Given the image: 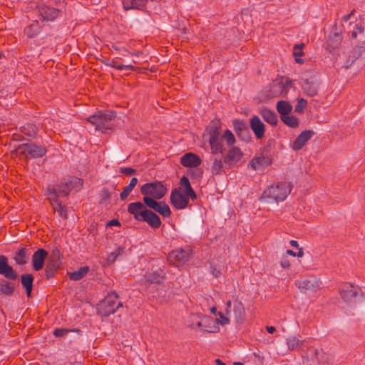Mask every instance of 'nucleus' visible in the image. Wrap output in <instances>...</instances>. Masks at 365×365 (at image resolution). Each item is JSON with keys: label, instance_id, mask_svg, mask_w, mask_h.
Wrapping results in <instances>:
<instances>
[{"label": "nucleus", "instance_id": "obj_6", "mask_svg": "<svg viewBox=\"0 0 365 365\" xmlns=\"http://www.w3.org/2000/svg\"><path fill=\"white\" fill-rule=\"evenodd\" d=\"M17 150H19L20 154L32 158H42L47 153L46 146L37 145L34 143H26L19 145Z\"/></svg>", "mask_w": 365, "mask_h": 365}, {"label": "nucleus", "instance_id": "obj_46", "mask_svg": "<svg viewBox=\"0 0 365 365\" xmlns=\"http://www.w3.org/2000/svg\"><path fill=\"white\" fill-rule=\"evenodd\" d=\"M233 127L237 135L247 128L246 123L242 120H234Z\"/></svg>", "mask_w": 365, "mask_h": 365}, {"label": "nucleus", "instance_id": "obj_16", "mask_svg": "<svg viewBox=\"0 0 365 365\" xmlns=\"http://www.w3.org/2000/svg\"><path fill=\"white\" fill-rule=\"evenodd\" d=\"M314 135V132L311 130H307L302 131L293 142L292 148L294 150H301L306 143L312 138Z\"/></svg>", "mask_w": 365, "mask_h": 365}, {"label": "nucleus", "instance_id": "obj_18", "mask_svg": "<svg viewBox=\"0 0 365 365\" xmlns=\"http://www.w3.org/2000/svg\"><path fill=\"white\" fill-rule=\"evenodd\" d=\"M47 255L48 252L42 248L38 249L34 253L32 257V265L35 271H39L43 268Z\"/></svg>", "mask_w": 365, "mask_h": 365}, {"label": "nucleus", "instance_id": "obj_23", "mask_svg": "<svg viewBox=\"0 0 365 365\" xmlns=\"http://www.w3.org/2000/svg\"><path fill=\"white\" fill-rule=\"evenodd\" d=\"M342 40L343 37L341 31L331 34L329 36L327 42L328 48L330 50H334L338 48L341 45Z\"/></svg>", "mask_w": 365, "mask_h": 365}, {"label": "nucleus", "instance_id": "obj_1", "mask_svg": "<svg viewBox=\"0 0 365 365\" xmlns=\"http://www.w3.org/2000/svg\"><path fill=\"white\" fill-rule=\"evenodd\" d=\"M143 202H131L128 205V212L133 216L138 222H145L153 229L161 226V220L155 212H158L164 217L171 215L169 206L164 201H157L149 197H143Z\"/></svg>", "mask_w": 365, "mask_h": 365}, {"label": "nucleus", "instance_id": "obj_24", "mask_svg": "<svg viewBox=\"0 0 365 365\" xmlns=\"http://www.w3.org/2000/svg\"><path fill=\"white\" fill-rule=\"evenodd\" d=\"M34 277L31 274H24L21 276V283L26 289L28 297H30L33 289Z\"/></svg>", "mask_w": 365, "mask_h": 365}, {"label": "nucleus", "instance_id": "obj_30", "mask_svg": "<svg viewBox=\"0 0 365 365\" xmlns=\"http://www.w3.org/2000/svg\"><path fill=\"white\" fill-rule=\"evenodd\" d=\"M180 184L181 186H182L185 188L184 192H186L188 195H190V199H192V200L197 199V195H196L195 190L191 187L189 179L186 176H182L180 178Z\"/></svg>", "mask_w": 365, "mask_h": 365}, {"label": "nucleus", "instance_id": "obj_59", "mask_svg": "<svg viewBox=\"0 0 365 365\" xmlns=\"http://www.w3.org/2000/svg\"><path fill=\"white\" fill-rule=\"evenodd\" d=\"M112 48L118 52H120V51H124V52H126V53H129L128 50L126 49L125 48L123 47V48H120L118 47V46L116 45H114L113 44L111 46Z\"/></svg>", "mask_w": 365, "mask_h": 365}, {"label": "nucleus", "instance_id": "obj_19", "mask_svg": "<svg viewBox=\"0 0 365 365\" xmlns=\"http://www.w3.org/2000/svg\"><path fill=\"white\" fill-rule=\"evenodd\" d=\"M202 163L200 158L192 153H187L183 155L180 158V163L186 168H195Z\"/></svg>", "mask_w": 365, "mask_h": 365}, {"label": "nucleus", "instance_id": "obj_20", "mask_svg": "<svg viewBox=\"0 0 365 365\" xmlns=\"http://www.w3.org/2000/svg\"><path fill=\"white\" fill-rule=\"evenodd\" d=\"M272 164V159L269 156H258L252 158L248 166L254 170L264 169Z\"/></svg>", "mask_w": 365, "mask_h": 365}, {"label": "nucleus", "instance_id": "obj_61", "mask_svg": "<svg viewBox=\"0 0 365 365\" xmlns=\"http://www.w3.org/2000/svg\"><path fill=\"white\" fill-rule=\"evenodd\" d=\"M266 329L269 334H273L276 331L275 327L272 326H267Z\"/></svg>", "mask_w": 365, "mask_h": 365}, {"label": "nucleus", "instance_id": "obj_60", "mask_svg": "<svg viewBox=\"0 0 365 365\" xmlns=\"http://www.w3.org/2000/svg\"><path fill=\"white\" fill-rule=\"evenodd\" d=\"M219 316L222 319V321L221 322L222 324H228L230 322V320L227 318L225 317L221 312H219Z\"/></svg>", "mask_w": 365, "mask_h": 365}, {"label": "nucleus", "instance_id": "obj_63", "mask_svg": "<svg viewBox=\"0 0 365 365\" xmlns=\"http://www.w3.org/2000/svg\"><path fill=\"white\" fill-rule=\"evenodd\" d=\"M109 225L120 226V223L119 222V221L118 220H112L111 221H110Z\"/></svg>", "mask_w": 365, "mask_h": 365}, {"label": "nucleus", "instance_id": "obj_48", "mask_svg": "<svg viewBox=\"0 0 365 365\" xmlns=\"http://www.w3.org/2000/svg\"><path fill=\"white\" fill-rule=\"evenodd\" d=\"M237 135L239 138L246 143L250 142L252 139L248 127L246 129H244L242 132L239 133Z\"/></svg>", "mask_w": 365, "mask_h": 365}, {"label": "nucleus", "instance_id": "obj_2", "mask_svg": "<svg viewBox=\"0 0 365 365\" xmlns=\"http://www.w3.org/2000/svg\"><path fill=\"white\" fill-rule=\"evenodd\" d=\"M292 190L291 183L285 181L273 183L262 192V200L267 202H282Z\"/></svg>", "mask_w": 365, "mask_h": 365}, {"label": "nucleus", "instance_id": "obj_43", "mask_svg": "<svg viewBox=\"0 0 365 365\" xmlns=\"http://www.w3.org/2000/svg\"><path fill=\"white\" fill-rule=\"evenodd\" d=\"M281 120L287 126L295 128L299 126V120L294 115L289 114L285 116H281Z\"/></svg>", "mask_w": 365, "mask_h": 365}, {"label": "nucleus", "instance_id": "obj_31", "mask_svg": "<svg viewBox=\"0 0 365 365\" xmlns=\"http://www.w3.org/2000/svg\"><path fill=\"white\" fill-rule=\"evenodd\" d=\"M210 135L209 139L220 138V126L218 120H212L210 125L206 128Z\"/></svg>", "mask_w": 365, "mask_h": 365}, {"label": "nucleus", "instance_id": "obj_56", "mask_svg": "<svg viewBox=\"0 0 365 365\" xmlns=\"http://www.w3.org/2000/svg\"><path fill=\"white\" fill-rule=\"evenodd\" d=\"M363 31H364V28L356 24L355 30L351 32V38H356L358 34H361Z\"/></svg>", "mask_w": 365, "mask_h": 365}, {"label": "nucleus", "instance_id": "obj_15", "mask_svg": "<svg viewBox=\"0 0 365 365\" xmlns=\"http://www.w3.org/2000/svg\"><path fill=\"white\" fill-rule=\"evenodd\" d=\"M38 14L43 21H53L59 15V10L46 5H41L38 7Z\"/></svg>", "mask_w": 365, "mask_h": 365}, {"label": "nucleus", "instance_id": "obj_32", "mask_svg": "<svg viewBox=\"0 0 365 365\" xmlns=\"http://www.w3.org/2000/svg\"><path fill=\"white\" fill-rule=\"evenodd\" d=\"M20 131L22 134L28 137L35 138L38 133V129L34 124L27 123L20 128Z\"/></svg>", "mask_w": 365, "mask_h": 365}, {"label": "nucleus", "instance_id": "obj_14", "mask_svg": "<svg viewBox=\"0 0 365 365\" xmlns=\"http://www.w3.org/2000/svg\"><path fill=\"white\" fill-rule=\"evenodd\" d=\"M250 128L257 139H262L264 136L265 125L257 115H254L250 120Z\"/></svg>", "mask_w": 365, "mask_h": 365}, {"label": "nucleus", "instance_id": "obj_50", "mask_svg": "<svg viewBox=\"0 0 365 365\" xmlns=\"http://www.w3.org/2000/svg\"><path fill=\"white\" fill-rule=\"evenodd\" d=\"M111 198V193L109 190L106 187H103L101 191V202H109Z\"/></svg>", "mask_w": 365, "mask_h": 365}, {"label": "nucleus", "instance_id": "obj_53", "mask_svg": "<svg viewBox=\"0 0 365 365\" xmlns=\"http://www.w3.org/2000/svg\"><path fill=\"white\" fill-rule=\"evenodd\" d=\"M280 265L284 269H287L290 267L291 262L287 256H286V255L282 256L281 261H280Z\"/></svg>", "mask_w": 365, "mask_h": 365}, {"label": "nucleus", "instance_id": "obj_27", "mask_svg": "<svg viewBox=\"0 0 365 365\" xmlns=\"http://www.w3.org/2000/svg\"><path fill=\"white\" fill-rule=\"evenodd\" d=\"M146 2V0H123V8L125 10L142 9L145 6Z\"/></svg>", "mask_w": 365, "mask_h": 365}, {"label": "nucleus", "instance_id": "obj_49", "mask_svg": "<svg viewBox=\"0 0 365 365\" xmlns=\"http://www.w3.org/2000/svg\"><path fill=\"white\" fill-rule=\"evenodd\" d=\"M307 105V100L304 98H299L297 101V103L295 106V112L298 113H302L304 112V108Z\"/></svg>", "mask_w": 365, "mask_h": 365}, {"label": "nucleus", "instance_id": "obj_4", "mask_svg": "<svg viewBox=\"0 0 365 365\" xmlns=\"http://www.w3.org/2000/svg\"><path fill=\"white\" fill-rule=\"evenodd\" d=\"M115 114L113 111H98L88 118V122L96 126V129L105 132L111 129V121L115 118Z\"/></svg>", "mask_w": 365, "mask_h": 365}, {"label": "nucleus", "instance_id": "obj_28", "mask_svg": "<svg viewBox=\"0 0 365 365\" xmlns=\"http://www.w3.org/2000/svg\"><path fill=\"white\" fill-rule=\"evenodd\" d=\"M304 93L310 97L315 96L318 93V87L316 83L309 80H304L302 84Z\"/></svg>", "mask_w": 365, "mask_h": 365}, {"label": "nucleus", "instance_id": "obj_44", "mask_svg": "<svg viewBox=\"0 0 365 365\" xmlns=\"http://www.w3.org/2000/svg\"><path fill=\"white\" fill-rule=\"evenodd\" d=\"M14 288L12 284L7 281H3L0 284V292L6 296H11L14 293Z\"/></svg>", "mask_w": 365, "mask_h": 365}, {"label": "nucleus", "instance_id": "obj_42", "mask_svg": "<svg viewBox=\"0 0 365 365\" xmlns=\"http://www.w3.org/2000/svg\"><path fill=\"white\" fill-rule=\"evenodd\" d=\"M145 277L150 283L160 284L163 282L164 277L158 272H148Z\"/></svg>", "mask_w": 365, "mask_h": 365}, {"label": "nucleus", "instance_id": "obj_13", "mask_svg": "<svg viewBox=\"0 0 365 365\" xmlns=\"http://www.w3.org/2000/svg\"><path fill=\"white\" fill-rule=\"evenodd\" d=\"M243 153L238 147H232L224 157V163L228 167H232L240 162Z\"/></svg>", "mask_w": 365, "mask_h": 365}, {"label": "nucleus", "instance_id": "obj_37", "mask_svg": "<svg viewBox=\"0 0 365 365\" xmlns=\"http://www.w3.org/2000/svg\"><path fill=\"white\" fill-rule=\"evenodd\" d=\"M138 180L137 178H133L128 185L125 186L121 193L120 194V198L121 200H125L128 196L133 191L134 187L136 186Z\"/></svg>", "mask_w": 365, "mask_h": 365}, {"label": "nucleus", "instance_id": "obj_45", "mask_svg": "<svg viewBox=\"0 0 365 365\" xmlns=\"http://www.w3.org/2000/svg\"><path fill=\"white\" fill-rule=\"evenodd\" d=\"M57 190L58 197H67L69 195V190L66 186V182H61L57 185V187H54Z\"/></svg>", "mask_w": 365, "mask_h": 365}, {"label": "nucleus", "instance_id": "obj_38", "mask_svg": "<svg viewBox=\"0 0 365 365\" xmlns=\"http://www.w3.org/2000/svg\"><path fill=\"white\" fill-rule=\"evenodd\" d=\"M14 260L17 264H25L27 262V249L26 247L19 249L16 252Z\"/></svg>", "mask_w": 365, "mask_h": 365}, {"label": "nucleus", "instance_id": "obj_10", "mask_svg": "<svg viewBox=\"0 0 365 365\" xmlns=\"http://www.w3.org/2000/svg\"><path fill=\"white\" fill-rule=\"evenodd\" d=\"M339 294L345 302H351L359 294L361 296L364 295V293L359 286H356L350 282H346L343 284L342 288L339 291Z\"/></svg>", "mask_w": 365, "mask_h": 365}, {"label": "nucleus", "instance_id": "obj_57", "mask_svg": "<svg viewBox=\"0 0 365 365\" xmlns=\"http://www.w3.org/2000/svg\"><path fill=\"white\" fill-rule=\"evenodd\" d=\"M211 273L215 278H218L221 275V272L220 269H217L216 267L211 266L210 267Z\"/></svg>", "mask_w": 365, "mask_h": 365}, {"label": "nucleus", "instance_id": "obj_39", "mask_svg": "<svg viewBox=\"0 0 365 365\" xmlns=\"http://www.w3.org/2000/svg\"><path fill=\"white\" fill-rule=\"evenodd\" d=\"M224 160L218 159L215 158L211 167L212 174L213 175H217L222 174L225 171L223 169Z\"/></svg>", "mask_w": 365, "mask_h": 365}, {"label": "nucleus", "instance_id": "obj_29", "mask_svg": "<svg viewBox=\"0 0 365 365\" xmlns=\"http://www.w3.org/2000/svg\"><path fill=\"white\" fill-rule=\"evenodd\" d=\"M59 264L58 261L50 259L46 267L45 274L47 279L52 278L58 272Z\"/></svg>", "mask_w": 365, "mask_h": 365}, {"label": "nucleus", "instance_id": "obj_47", "mask_svg": "<svg viewBox=\"0 0 365 365\" xmlns=\"http://www.w3.org/2000/svg\"><path fill=\"white\" fill-rule=\"evenodd\" d=\"M228 145H233L235 143V138L230 130H226L222 135Z\"/></svg>", "mask_w": 365, "mask_h": 365}, {"label": "nucleus", "instance_id": "obj_7", "mask_svg": "<svg viewBox=\"0 0 365 365\" xmlns=\"http://www.w3.org/2000/svg\"><path fill=\"white\" fill-rule=\"evenodd\" d=\"M46 195L53 211L58 212V215L62 218L67 219V207L63 204L60 198L58 197L56 189L48 187L46 190Z\"/></svg>", "mask_w": 365, "mask_h": 365}, {"label": "nucleus", "instance_id": "obj_33", "mask_svg": "<svg viewBox=\"0 0 365 365\" xmlns=\"http://www.w3.org/2000/svg\"><path fill=\"white\" fill-rule=\"evenodd\" d=\"M209 143L212 154L223 153L225 148L220 138L209 139Z\"/></svg>", "mask_w": 365, "mask_h": 365}, {"label": "nucleus", "instance_id": "obj_11", "mask_svg": "<svg viewBox=\"0 0 365 365\" xmlns=\"http://www.w3.org/2000/svg\"><path fill=\"white\" fill-rule=\"evenodd\" d=\"M192 250L190 247L173 250L169 255V259L177 264H183L190 257Z\"/></svg>", "mask_w": 365, "mask_h": 365}, {"label": "nucleus", "instance_id": "obj_40", "mask_svg": "<svg viewBox=\"0 0 365 365\" xmlns=\"http://www.w3.org/2000/svg\"><path fill=\"white\" fill-rule=\"evenodd\" d=\"M106 65L110 67L116 68L119 71L129 70V71H134L136 70V67H135L132 65H123V64L119 63L115 59H112V60L109 61V62L107 63Z\"/></svg>", "mask_w": 365, "mask_h": 365}, {"label": "nucleus", "instance_id": "obj_64", "mask_svg": "<svg viewBox=\"0 0 365 365\" xmlns=\"http://www.w3.org/2000/svg\"><path fill=\"white\" fill-rule=\"evenodd\" d=\"M289 244L293 247H298L299 246V244L296 240H291Z\"/></svg>", "mask_w": 365, "mask_h": 365}, {"label": "nucleus", "instance_id": "obj_26", "mask_svg": "<svg viewBox=\"0 0 365 365\" xmlns=\"http://www.w3.org/2000/svg\"><path fill=\"white\" fill-rule=\"evenodd\" d=\"M202 314L192 313L186 319V324L188 327L195 329H199Z\"/></svg>", "mask_w": 365, "mask_h": 365}, {"label": "nucleus", "instance_id": "obj_41", "mask_svg": "<svg viewBox=\"0 0 365 365\" xmlns=\"http://www.w3.org/2000/svg\"><path fill=\"white\" fill-rule=\"evenodd\" d=\"M304 344V341L299 340L295 336H289L287 339V345L289 350H296L301 347Z\"/></svg>", "mask_w": 365, "mask_h": 365}, {"label": "nucleus", "instance_id": "obj_62", "mask_svg": "<svg viewBox=\"0 0 365 365\" xmlns=\"http://www.w3.org/2000/svg\"><path fill=\"white\" fill-rule=\"evenodd\" d=\"M226 305H227L226 314H229L230 312V309H231V305H232L231 301L230 300L227 301Z\"/></svg>", "mask_w": 365, "mask_h": 365}, {"label": "nucleus", "instance_id": "obj_5", "mask_svg": "<svg viewBox=\"0 0 365 365\" xmlns=\"http://www.w3.org/2000/svg\"><path fill=\"white\" fill-rule=\"evenodd\" d=\"M167 192L166 187L160 181L148 182L140 187V193L144 197H149L154 200H160Z\"/></svg>", "mask_w": 365, "mask_h": 365}, {"label": "nucleus", "instance_id": "obj_25", "mask_svg": "<svg viewBox=\"0 0 365 365\" xmlns=\"http://www.w3.org/2000/svg\"><path fill=\"white\" fill-rule=\"evenodd\" d=\"M41 31V26L38 21H34L24 29V33L29 38L36 37Z\"/></svg>", "mask_w": 365, "mask_h": 365}, {"label": "nucleus", "instance_id": "obj_8", "mask_svg": "<svg viewBox=\"0 0 365 365\" xmlns=\"http://www.w3.org/2000/svg\"><path fill=\"white\" fill-rule=\"evenodd\" d=\"M190 198V195L182 192L181 187H177L171 192L170 203L175 209L183 210L189 206Z\"/></svg>", "mask_w": 365, "mask_h": 365}, {"label": "nucleus", "instance_id": "obj_21", "mask_svg": "<svg viewBox=\"0 0 365 365\" xmlns=\"http://www.w3.org/2000/svg\"><path fill=\"white\" fill-rule=\"evenodd\" d=\"M233 313L235 321L242 323L245 319V309L240 300L236 299L233 302Z\"/></svg>", "mask_w": 365, "mask_h": 365}, {"label": "nucleus", "instance_id": "obj_34", "mask_svg": "<svg viewBox=\"0 0 365 365\" xmlns=\"http://www.w3.org/2000/svg\"><path fill=\"white\" fill-rule=\"evenodd\" d=\"M66 186L69 190V192L72 190L78 191L83 187V180L76 177L71 178L66 182Z\"/></svg>", "mask_w": 365, "mask_h": 365}, {"label": "nucleus", "instance_id": "obj_52", "mask_svg": "<svg viewBox=\"0 0 365 365\" xmlns=\"http://www.w3.org/2000/svg\"><path fill=\"white\" fill-rule=\"evenodd\" d=\"M292 86V81H287L285 85L283 84L282 83H278L274 84L272 86V88H277L278 90L280 91V92H282L283 90L284 89L285 86L291 87Z\"/></svg>", "mask_w": 365, "mask_h": 365}, {"label": "nucleus", "instance_id": "obj_35", "mask_svg": "<svg viewBox=\"0 0 365 365\" xmlns=\"http://www.w3.org/2000/svg\"><path fill=\"white\" fill-rule=\"evenodd\" d=\"M292 106L288 102L280 101L277 103V110L281 116H285L292 111Z\"/></svg>", "mask_w": 365, "mask_h": 365}, {"label": "nucleus", "instance_id": "obj_3", "mask_svg": "<svg viewBox=\"0 0 365 365\" xmlns=\"http://www.w3.org/2000/svg\"><path fill=\"white\" fill-rule=\"evenodd\" d=\"M119 296L115 291L109 292L101 301L98 307V313L103 317H108L114 314L117 309L123 307V303L118 302Z\"/></svg>", "mask_w": 365, "mask_h": 365}, {"label": "nucleus", "instance_id": "obj_51", "mask_svg": "<svg viewBox=\"0 0 365 365\" xmlns=\"http://www.w3.org/2000/svg\"><path fill=\"white\" fill-rule=\"evenodd\" d=\"M304 44L303 43H301V44H296L294 47V53H293V55L295 56V57H298V56H302L304 55V52L302 51V48L304 47Z\"/></svg>", "mask_w": 365, "mask_h": 365}, {"label": "nucleus", "instance_id": "obj_58", "mask_svg": "<svg viewBox=\"0 0 365 365\" xmlns=\"http://www.w3.org/2000/svg\"><path fill=\"white\" fill-rule=\"evenodd\" d=\"M354 13H355V9H353L350 14L342 16L341 20L344 22L348 21L351 19V17L354 14Z\"/></svg>", "mask_w": 365, "mask_h": 365}, {"label": "nucleus", "instance_id": "obj_9", "mask_svg": "<svg viewBox=\"0 0 365 365\" xmlns=\"http://www.w3.org/2000/svg\"><path fill=\"white\" fill-rule=\"evenodd\" d=\"M294 284L302 292H317L320 289V282L314 277H301L295 281Z\"/></svg>", "mask_w": 365, "mask_h": 365}, {"label": "nucleus", "instance_id": "obj_12", "mask_svg": "<svg viewBox=\"0 0 365 365\" xmlns=\"http://www.w3.org/2000/svg\"><path fill=\"white\" fill-rule=\"evenodd\" d=\"M199 329L209 333H216L219 331V319H213L207 315H202Z\"/></svg>", "mask_w": 365, "mask_h": 365}, {"label": "nucleus", "instance_id": "obj_22", "mask_svg": "<svg viewBox=\"0 0 365 365\" xmlns=\"http://www.w3.org/2000/svg\"><path fill=\"white\" fill-rule=\"evenodd\" d=\"M259 114L262 118L272 126H276L277 125V115L274 111L264 108L259 110Z\"/></svg>", "mask_w": 365, "mask_h": 365}, {"label": "nucleus", "instance_id": "obj_17", "mask_svg": "<svg viewBox=\"0 0 365 365\" xmlns=\"http://www.w3.org/2000/svg\"><path fill=\"white\" fill-rule=\"evenodd\" d=\"M0 274L9 279H16L17 277L14 269L9 264L7 257L4 255H0Z\"/></svg>", "mask_w": 365, "mask_h": 365}, {"label": "nucleus", "instance_id": "obj_36", "mask_svg": "<svg viewBox=\"0 0 365 365\" xmlns=\"http://www.w3.org/2000/svg\"><path fill=\"white\" fill-rule=\"evenodd\" d=\"M89 267L88 266L82 267L78 270L68 273L70 279L78 281L83 279L88 272Z\"/></svg>", "mask_w": 365, "mask_h": 365}, {"label": "nucleus", "instance_id": "obj_54", "mask_svg": "<svg viewBox=\"0 0 365 365\" xmlns=\"http://www.w3.org/2000/svg\"><path fill=\"white\" fill-rule=\"evenodd\" d=\"M69 332V330L66 329H56L53 331V335L56 337H61L66 335Z\"/></svg>", "mask_w": 365, "mask_h": 365}, {"label": "nucleus", "instance_id": "obj_55", "mask_svg": "<svg viewBox=\"0 0 365 365\" xmlns=\"http://www.w3.org/2000/svg\"><path fill=\"white\" fill-rule=\"evenodd\" d=\"M120 172L128 176H131L133 175L136 174V170L132 168H121Z\"/></svg>", "mask_w": 365, "mask_h": 365}]
</instances>
